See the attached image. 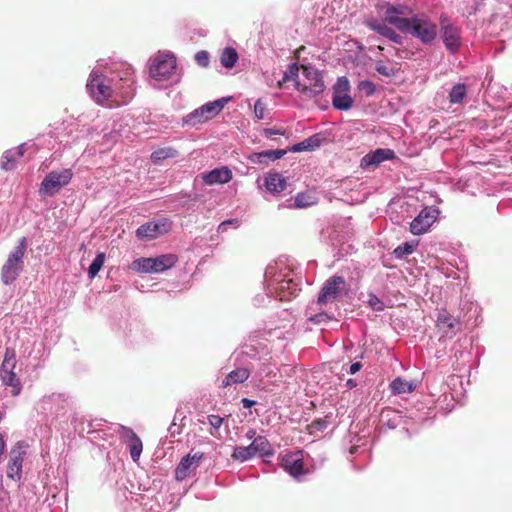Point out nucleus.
Listing matches in <instances>:
<instances>
[{"mask_svg": "<svg viewBox=\"0 0 512 512\" xmlns=\"http://www.w3.org/2000/svg\"><path fill=\"white\" fill-rule=\"evenodd\" d=\"M134 70L127 63L108 64L99 60L87 81V91L91 98L103 105L107 101L123 103L130 101L136 90Z\"/></svg>", "mask_w": 512, "mask_h": 512, "instance_id": "1", "label": "nucleus"}, {"mask_svg": "<svg viewBox=\"0 0 512 512\" xmlns=\"http://www.w3.org/2000/svg\"><path fill=\"white\" fill-rule=\"evenodd\" d=\"M291 270L284 262L269 264L265 270L266 289L279 300H289L300 291L299 282L291 275Z\"/></svg>", "mask_w": 512, "mask_h": 512, "instance_id": "2", "label": "nucleus"}, {"mask_svg": "<svg viewBox=\"0 0 512 512\" xmlns=\"http://www.w3.org/2000/svg\"><path fill=\"white\" fill-rule=\"evenodd\" d=\"M74 401L64 393H51L44 395L36 404V411L46 422H64L68 419V412L73 409Z\"/></svg>", "mask_w": 512, "mask_h": 512, "instance_id": "3", "label": "nucleus"}, {"mask_svg": "<svg viewBox=\"0 0 512 512\" xmlns=\"http://www.w3.org/2000/svg\"><path fill=\"white\" fill-rule=\"evenodd\" d=\"M149 75L161 86H169L180 81L181 75L177 69L176 58L172 53H158L149 67Z\"/></svg>", "mask_w": 512, "mask_h": 512, "instance_id": "4", "label": "nucleus"}, {"mask_svg": "<svg viewBox=\"0 0 512 512\" xmlns=\"http://www.w3.org/2000/svg\"><path fill=\"white\" fill-rule=\"evenodd\" d=\"M402 32L410 34L424 45H430L437 38L438 26L427 14L417 13L409 17Z\"/></svg>", "mask_w": 512, "mask_h": 512, "instance_id": "5", "label": "nucleus"}, {"mask_svg": "<svg viewBox=\"0 0 512 512\" xmlns=\"http://www.w3.org/2000/svg\"><path fill=\"white\" fill-rule=\"evenodd\" d=\"M27 238L22 237L17 245L8 254L1 268V281L4 285H11L16 281L23 270L24 257L27 250Z\"/></svg>", "mask_w": 512, "mask_h": 512, "instance_id": "6", "label": "nucleus"}, {"mask_svg": "<svg viewBox=\"0 0 512 512\" xmlns=\"http://www.w3.org/2000/svg\"><path fill=\"white\" fill-rule=\"evenodd\" d=\"M256 455L260 457H271L274 455V450L265 436L259 435L255 437L248 446H236L232 458L240 462H246Z\"/></svg>", "mask_w": 512, "mask_h": 512, "instance_id": "7", "label": "nucleus"}, {"mask_svg": "<svg viewBox=\"0 0 512 512\" xmlns=\"http://www.w3.org/2000/svg\"><path fill=\"white\" fill-rule=\"evenodd\" d=\"M348 284L344 277L333 275L329 277L323 284L316 305L323 306L327 303H333L338 299L347 295Z\"/></svg>", "mask_w": 512, "mask_h": 512, "instance_id": "8", "label": "nucleus"}, {"mask_svg": "<svg viewBox=\"0 0 512 512\" xmlns=\"http://www.w3.org/2000/svg\"><path fill=\"white\" fill-rule=\"evenodd\" d=\"M73 172L70 168L50 171L42 180L39 187L41 196H53L66 186L72 179Z\"/></svg>", "mask_w": 512, "mask_h": 512, "instance_id": "9", "label": "nucleus"}, {"mask_svg": "<svg viewBox=\"0 0 512 512\" xmlns=\"http://www.w3.org/2000/svg\"><path fill=\"white\" fill-rule=\"evenodd\" d=\"M16 365L13 350L6 349L4 360L0 367V378L2 383L11 388V395L18 396L22 391V383L14 372Z\"/></svg>", "mask_w": 512, "mask_h": 512, "instance_id": "10", "label": "nucleus"}, {"mask_svg": "<svg viewBox=\"0 0 512 512\" xmlns=\"http://www.w3.org/2000/svg\"><path fill=\"white\" fill-rule=\"evenodd\" d=\"M379 12H384V22L394 26L400 32L403 31L407 25L409 17V8L403 4H391L389 2H383L376 6Z\"/></svg>", "mask_w": 512, "mask_h": 512, "instance_id": "11", "label": "nucleus"}, {"mask_svg": "<svg viewBox=\"0 0 512 512\" xmlns=\"http://www.w3.org/2000/svg\"><path fill=\"white\" fill-rule=\"evenodd\" d=\"M440 210L435 206L424 207L410 223V232L413 235H422L436 222Z\"/></svg>", "mask_w": 512, "mask_h": 512, "instance_id": "12", "label": "nucleus"}, {"mask_svg": "<svg viewBox=\"0 0 512 512\" xmlns=\"http://www.w3.org/2000/svg\"><path fill=\"white\" fill-rule=\"evenodd\" d=\"M441 38L450 54H456L461 45L460 29L451 24L443 15L440 17Z\"/></svg>", "mask_w": 512, "mask_h": 512, "instance_id": "13", "label": "nucleus"}, {"mask_svg": "<svg viewBox=\"0 0 512 512\" xmlns=\"http://www.w3.org/2000/svg\"><path fill=\"white\" fill-rule=\"evenodd\" d=\"M27 445L24 442H18L10 451L7 464V477L18 481L22 477V465L26 456Z\"/></svg>", "mask_w": 512, "mask_h": 512, "instance_id": "14", "label": "nucleus"}, {"mask_svg": "<svg viewBox=\"0 0 512 512\" xmlns=\"http://www.w3.org/2000/svg\"><path fill=\"white\" fill-rule=\"evenodd\" d=\"M255 364L251 361H240V365L230 371L221 381L220 387L227 388L238 384H243L250 377L252 378Z\"/></svg>", "mask_w": 512, "mask_h": 512, "instance_id": "15", "label": "nucleus"}, {"mask_svg": "<svg viewBox=\"0 0 512 512\" xmlns=\"http://www.w3.org/2000/svg\"><path fill=\"white\" fill-rule=\"evenodd\" d=\"M171 223L168 219H161L158 221H149L136 230V236L140 240H151L158 235L165 234L169 231Z\"/></svg>", "mask_w": 512, "mask_h": 512, "instance_id": "16", "label": "nucleus"}, {"mask_svg": "<svg viewBox=\"0 0 512 512\" xmlns=\"http://www.w3.org/2000/svg\"><path fill=\"white\" fill-rule=\"evenodd\" d=\"M281 467L297 480L307 473V470L304 468L303 452L301 450L284 455L281 460Z\"/></svg>", "mask_w": 512, "mask_h": 512, "instance_id": "17", "label": "nucleus"}, {"mask_svg": "<svg viewBox=\"0 0 512 512\" xmlns=\"http://www.w3.org/2000/svg\"><path fill=\"white\" fill-rule=\"evenodd\" d=\"M364 23L367 28L387 38L391 42L398 45L403 44L404 38L399 33H397L393 28L388 26L386 22L379 21L376 18H369L366 19Z\"/></svg>", "mask_w": 512, "mask_h": 512, "instance_id": "18", "label": "nucleus"}, {"mask_svg": "<svg viewBox=\"0 0 512 512\" xmlns=\"http://www.w3.org/2000/svg\"><path fill=\"white\" fill-rule=\"evenodd\" d=\"M203 458V453L197 452L193 455L187 454L184 456L175 469V478L178 481H183L189 474L196 470L199 466L200 460Z\"/></svg>", "mask_w": 512, "mask_h": 512, "instance_id": "19", "label": "nucleus"}, {"mask_svg": "<svg viewBox=\"0 0 512 512\" xmlns=\"http://www.w3.org/2000/svg\"><path fill=\"white\" fill-rule=\"evenodd\" d=\"M395 158V152L389 148H377L374 151L366 154L360 161V167L369 169L370 167H377L379 164L386 160Z\"/></svg>", "mask_w": 512, "mask_h": 512, "instance_id": "20", "label": "nucleus"}, {"mask_svg": "<svg viewBox=\"0 0 512 512\" xmlns=\"http://www.w3.org/2000/svg\"><path fill=\"white\" fill-rule=\"evenodd\" d=\"M303 76L310 82L308 85L314 96L321 94L326 86L323 81L321 72L312 65L302 66Z\"/></svg>", "mask_w": 512, "mask_h": 512, "instance_id": "21", "label": "nucleus"}, {"mask_svg": "<svg viewBox=\"0 0 512 512\" xmlns=\"http://www.w3.org/2000/svg\"><path fill=\"white\" fill-rule=\"evenodd\" d=\"M232 179V171L227 166L214 168L202 174V180L207 185L225 184Z\"/></svg>", "mask_w": 512, "mask_h": 512, "instance_id": "22", "label": "nucleus"}, {"mask_svg": "<svg viewBox=\"0 0 512 512\" xmlns=\"http://www.w3.org/2000/svg\"><path fill=\"white\" fill-rule=\"evenodd\" d=\"M286 178L279 172H268L264 178L265 188L272 194H279L286 189Z\"/></svg>", "mask_w": 512, "mask_h": 512, "instance_id": "23", "label": "nucleus"}, {"mask_svg": "<svg viewBox=\"0 0 512 512\" xmlns=\"http://www.w3.org/2000/svg\"><path fill=\"white\" fill-rule=\"evenodd\" d=\"M276 367L272 364L268 358L259 359L257 363H255V368L252 374L253 382H262L265 377H269L271 375H275Z\"/></svg>", "mask_w": 512, "mask_h": 512, "instance_id": "24", "label": "nucleus"}, {"mask_svg": "<svg viewBox=\"0 0 512 512\" xmlns=\"http://www.w3.org/2000/svg\"><path fill=\"white\" fill-rule=\"evenodd\" d=\"M306 315L308 321L316 325L326 324L333 319V315L323 311L322 306L316 305V302L308 307Z\"/></svg>", "mask_w": 512, "mask_h": 512, "instance_id": "25", "label": "nucleus"}, {"mask_svg": "<svg viewBox=\"0 0 512 512\" xmlns=\"http://www.w3.org/2000/svg\"><path fill=\"white\" fill-rule=\"evenodd\" d=\"M230 100L231 97L227 96L203 104L201 107L204 112V116L206 117V120L208 121L213 117L217 116L224 109L225 105Z\"/></svg>", "mask_w": 512, "mask_h": 512, "instance_id": "26", "label": "nucleus"}, {"mask_svg": "<svg viewBox=\"0 0 512 512\" xmlns=\"http://www.w3.org/2000/svg\"><path fill=\"white\" fill-rule=\"evenodd\" d=\"M322 139L319 134H314L299 143H295L288 148L289 152H303V151H314L320 147Z\"/></svg>", "mask_w": 512, "mask_h": 512, "instance_id": "27", "label": "nucleus"}, {"mask_svg": "<svg viewBox=\"0 0 512 512\" xmlns=\"http://www.w3.org/2000/svg\"><path fill=\"white\" fill-rule=\"evenodd\" d=\"M178 258L175 254H163L157 257H152V265L154 273H161L172 268Z\"/></svg>", "mask_w": 512, "mask_h": 512, "instance_id": "28", "label": "nucleus"}, {"mask_svg": "<svg viewBox=\"0 0 512 512\" xmlns=\"http://www.w3.org/2000/svg\"><path fill=\"white\" fill-rule=\"evenodd\" d=\"M353 99L349 93H333L332 105L336 110L347 111L353 106Z\"/></svg>", "mask_w": 512, "mask_h": 512, "instance_id": "29", "label": "nucleus"}, {"mask_svg": "<svg viewBox=\"0 0 512 512\" xmlns=\"http://www.w3.org/2000/svg\"><path fill=\"white\" fill-rule=\"evenodd\" d=\"M390 389L393 394L411 393L415 389V384L412 381L397 377L391 382Z\"/></svg>", "mask_w": 512, "mask_h": 512, "instance_id": "30", "label": "nucleus"}, {"mask_svg": "<svg viewBox=\"0 0 512 512\" xmlns=\"http://www.w3.org/2000/svg\"><path fill=\"white\" fill-rule=\"evenodd\" d=\"M467 95V86L464 83L455 84L449 91L448 100L450 104H461Z\"/></svg>", "mask_w": 512, "mask_h": 512, "instance_id": "31", "label": "nucleus"}, {"mask_svg": "<svg viewBox=\"0 0 512 512\" xmlns=\"http://www.w3.org/2000/svg\"><path fill=\"white\" fill-rule=\"evenodd\" d=\"M205 122H207V120L201 106L182 118L183 126L194 127Z\"/></svg>", "mask_w": 512, "mask_h": 512, "instance_id": "32", "label": "nucleus"}, {"mask_svg": "<svg viewBox=\"0 0 512 512\" xmlns=\"http://www.w3.org/2000/svg\"><path fill=\"white\" fill-rule=\"evenodd\" d=\"M238 53L233 47H225L220 56L221 65L227 69H231L238 61Z\"/></svg>", "mask_w": 512, "mask_h": 512, "instance_id": "33", "label": "nucleus"}, {"mask_svg": "<svg viewBox=\"0 0 512 512\" xmlns=\"http://www.w3.org/2000/svg\"><path fill=\"white\" fill-rule=\"evenodd\" d=\"M317 203V197L311 192H299L294 197L293 206L296 208H307Z\"/></svg>", "mask_w": 512, "mask_h": 512, "instance_id": "34", "label": "nucleus"}, {"mask_svg": "<svg viewBox=\"0 0 512 512\" xmlns=\"http://www.w3.org/2000/svg\"><path fill=\"white\" fill-rule=\"evenodd\" d=\"M130 269L136 271L138 273H154L153 265H152V257H141L135 259L131 265Z\"/></svg>", "mask_w": 512, "mask_h": 512, "instance_id": "35", "label": "nucleus"}, {"mask_svg": "<svg viewBox=\"0 0 512 512\" xmlns=\"http://www.w3.org/2000/svg\"><path fill=\"white\" fill-rule=\"evenodd\" d=\"M240 355L245 358L241 361H251L254 364L259 361V359H262L260 357V351L259 348L254 345H248L245 344L240 349Z\"/></svg>", "mask_w": 512, "mask_h": 512, "instance_id": "36", "label": "nucleus"}, {"mask_svg": "<svg viewBox=\"0 0 512 512\" xmlns=\"http://www.w3.org/2000/svg\"><path fill=\"white\" fill-rule=\"evenodd\" d=\"M178 156V151L172 147H163L154 150L151 154V160L155 163L165 160L167 158H175Z\"/></svg>", "mask_w": 512, "mask_h": 512, "instance_id": "37", "label": "nucleus"}, {"mask_svg": "<svg viewBox=\"0 0 512 512\" xmlns=\"http://www.w3.org/2000/svg\"><path fill=\"white\" fill-rule=\"evenodd\" d=\"M113 431L119 435L120 439L125 445L138 438L133 429L121 424H116Z\"/></svg>", "mask_w": 512, "mask_h": 512, "instance_id": "38", "label": "nucleus"}, {"mask_svg": "<svg viewBox=\"0 0 512 512\" xmlns=\"http://www.w3.org/2000/svg\"><path fill=\"white\" fill-rule=\"evenodd\" d=\"M437 326L442 329L447 327L449 329H453L459 324V320L450 315L447 311L439 312L437 316Z\"/></svg>", "mask_w": 512, "mask_h": 512, "instance_id": "39", "label": "nucleus"}, {"mask_svg": "<svg viewBox=\"0 0 512 512\" xmlns=\"http://www.w3.org/2000/svg\"><path fill=\"white\" fill-rule=\"evenodd\" d=\"M18 159L13 149L6 150L1 157V168L5 171L13 170Z\"/></svg>", "mask_w": 512, "mask_h": 512, "instance_id": "40", "label": "nucleus"}, {"mask_svg": "<svg viewBox=\"0 0 512 512\" xmlns=\"http://www.w3.org/2000/svg\"><path fill=\"white\" fill-rule=\"evenodd\" d=\"M104 261H105V253H103V252L97 253L88 268V277L90 279H93L97 276V274L103 267Z\"/></svg>", "mask_w": 512, "mask_h": 512, "instance_id": "41", "label": "nucleus"}, {"mask_svg": "<svg viewBox=\"0 0 512 512\" xmlns=\"http://www.w3.org/2000/svg\"><path fill=\"white\" fill-rule=\"evenodd\" d=\"M418 242H405L396 247L393 251V255L398 258L402 259L410 254H412L416 247Z\"/></svg>", "mask_w": 512, "mask_h": 512, "instance_id": "42", "label": "nucleus"}, {"mask_svg": "<svg viewBox=\"0 0 512 512\" xmlns=\"http://www.w3.org/2000/svg\"><path fill=\"white\" fill-rule=\"evenodd\" d=\"M76 416L73 415L72 419H71V423L74 425V429L75 431H77L80 435H83L84 433H87V434H99L100 430L97 429V427L100 425V424H94V422L92 421H89L86 426L84 425V423H82V426L81 428H78L77 425H76Z\"/></svg>", "mask_w": 512, "mask_h": 512, "instance_id": "43", "label": "nucleus"}, {"mask_svg": "<svg viewBox=\"0 0 512 512\" xmlns=\"http://www.w3.org/2000/svg\"><path fill=\"white\" fill-rule=\"evenodd\" d=\"M299 76V66L296 62L290 63L287 69L283 73L282 80L279 81V87H282L283 83L290 80H296Z\"/></svg>", "mask_w": 512, "mask_h": 512, "instance_id": "44", "label": "nucleus"}, {"mask_svg": "<svg viewBox=\"0 0 512 512\" xmlns=\"http://www.w3.org/2000/svg\"><path fill=\"white\" fill-rule=\"evenodd\" d=\"M126 446L129 450L131 459L134 462H137L139 460L142 450H143V444H142L141 439L138 437V438L134 439L133 441H131L130 443H128Z\"/></svg>", "mask_w": 512, "mask_h": 512, "instance_id": "45", "label": "nucleus"}, {"mask_svg": "<svg viewBox=\"0 0 512 512\" xmlns=\"http://www.w3.org/2000/svg\"><path fill=\"white\" fill-rule=\"evenodd\" d=\"M367 304L375 312H381L385 308L384 302L373 292H369L367 295Z\"/></svg>", "mask_w": 512, "mask_h": 512, "instance_id": "46", "label": "nucleus"}, {"mask_svg": "<svg viewBox=\"0 0 512 512\" xmlns=\"http://www.w3.org/2000/svg\"><path fill=\"white\" fill-rule=\"evenodd\" d=\"M350 82L347 77H339L333 86V93H349Z\"/></svg>", "mask_w": 512, "mask_h": 512, "instance_id": "47", "label": "nucleus"}, {"mask_svg": "<svg viewBox=\"0 0 512 512\" xmlns=\"http://www.w3.org/2000/svg\"><path fill=\"white\" fill-rule=\"evenodd\" d=\"M358 90L370 97L376 92V85L370 80H362L358 83Z\"/></svg>", "mask_w": 512, "mask_h": 512, "instance_id": "48", "label": "nucleus"}, {"mask_svg": "<svg viewBox=\"0 0 512 512\" xmlns=\"http://www.w3.org/2000/svg\"><path fill=\"white\" fill-rule=\"evenodd\" d=\"M226 418H227V416L221 417V416L215 415V414H211V415L207 416L208 423L215 430V432L214 431L210 432V434L212 436H216V434H217L216 432L220 429V427L222 426V424Z\"/></svg>", "mask_w": 512, "mask_h": 512, "instance_id": "49", "label": "nucleus"}, {"mask_svg": "<svg viewBox=\"0 0 512 512\" xmlns=\"http://www.w3.org/2000/svg\"><path fill=\"white\" fill-rule=\"evenodd\" d=\"M375 70L382 76L392 77L396 74V69L393 67H388L382 61H377L375 63Z\"/></svg>", "mask_w": 512, "mask_h": 512, "instance_id": "50", "label": "nucleus"}, {"mask_svg": "<svg viewBox=\"0 0 512 512\" xmlns=\"http://www.w3.org/2000/svg\"><path fill=\"white\" fill-rule=\"evenodd\" d=\"M266 112V104L262 101V99H257L254 103V115L257 120H262L265 118Z\"/></svg>", "mask_w": 512, "mask_h": 512, "instance_id": "51", "label": "nucleus"}, {"mask_svg": "<svg viewBox=\"0 0 512 512\" xmlns=\"http://www.w3.org/2000/svg\"><path fill=\"white\" fill-rule=\"evenodd\" d=\"M195 61L201 67H207L209 65V53L205 50H201L195 54Z\"/></svg>", "mask_w": 512, "mask_h": 512, "instance_id": "52", "label": "nucleus"}, {"mask_svg": "<svg viewBox=\"0 0 512 512\" xmlns=\"http://www.w3.org/2000/svg\"><path fill=\"white\" fill-rule=\"evenodd\" d=\"M287 152H289L288 149L266 150L265 155L268 156V161H275L282 158L284 155H286Z\"/></svg>", "mask_w": 512, "mask_h": 512, "instance_id": "53", "label": "nucleus"}, {"mask_svg": "<svg viewBox=\"0 0 512 512\" xmlns=\"http://www.w3.org/2000/svg\"><path fill=\"white\" fill-rule=\"evenodd\" d=\"M229 226H233L237 228L239 226V220L237 219H229L221 222L217 228L218 233H224L227 231Z\"/></svg>", "mask_w": 512, "mask_h": 512, "instance_id": "54", "label": "nucleus"}, {"mask_svg": "<svg viewBox=\"0 0 512 512\" xmlns=\"http://www.w3.org/2000/svg\"><path fill=\"white\" fill-rule=\"evenodd\" d=\"M293 81L295 83L294 84L295 89L298 92H300V93H302V94H304L305 96H308V97H314V95L312 94V91H311L309 86L301 84L298 79L293 80Z\"/></svg>", "mask_w": 512, "mask_h": 512, "instance_id": "55", "label": "nucleus"}, {"mask_svg": "<svg viewBox=\"0 0 512 512\" xmlns=\"http://www.w3.org/2000/svg\"><path fill=\"white\" fill-rule=\"evenodd\" d=\"M265 154H266V150L258 152V153H254L250 159L252 162L258 163V164L268 163L269 162L268 156Z\"/></svg>", "mask_w": 512, "mask_h": 512, "instance_id": "56", "label": "nucleus"}, {"mask_svg": "<svg viewBox=\"0 0 512 512\" xmlns=\"http://www.w3.org/2000/svg\"><path fill=\"white\" fill-rule=\"evenodd\" d=\"M434 415H435L434 410L432 408H428V410L426 412H423L418 416H413L411 414L410 417L416 418L418 421H425V420L433 418Z\"/></svg>", "mask_w": 512, "mask_h": 512, "instance_id": "57", "label": "nucleus"}, {"mask_svg": "<svg viewBox=\"0 0 512 512\" xmlns=\"http://www.w3.org/2000/svg\"><path fill=\"white\" fill-rule=\"evenodd\" d=\"M271 297H274L273 295H271L269 293V291L266 289V293L265 295H257L255 298H254V304L256 306H260V305H263L265 303L266 300H269Z\"/></svg>", "mask_w": 512, "mask_h": 512, "instance_id": "58", "label": "nucleus"}, {"mask_svg": "<svg viewBox=\"0 0 512 512\" xmlns=\"http://www.w3.org/2000/svg\"><path fill=\"white\" fill-rule=\"evenodd\" d=\"M312 426L318 431H324L328 426V421L325 419H316L313 421Z\"/></svg>", "mask_w": 512, "mask_h": 512, "instance_id": "59", "label": "nucleus"}, {"mask_svg": "<svg viewBox=\"0 0 512 512\" xmlns=\"http://www.w3.org/2000/svg\"><path fill=\"white\" fill-rule=\"evenodd\" d=\"M263 134L266 137H271L273 135H284V131H281V130L276 129V128H265L263 130Z\"/></svg>", "mask_w": 512, "mask_h": 512, "instance_id": "60", "label": "nucleus"}, {"mask_svg": "<svg viewBox=\"0 0 512 512\" xmlns=\"http://www.w3.org/2000/svg\"><path fill=\"white\" fill-rule=\"evenodd\" d=\"M362 368V364L361 362L359 361H356L354 363H352L349 367V370H348V373L351 374V375H354L356 374L357 372H359Z\"/></svg>", "mask_w": 512, "mask_h": 512, "instance_id": "61", "label": "nucleus"}, {"mask_svg": "<svg viewBox=\"0 0 512 512\" xmlns=\"http://www.w3.org/2000/svg\"><path fill=\"white\" fill-rule=\"evenodd\" d=\"M26 148H27V144L22 143L19 146H17L16 148H12V149L14 150L15 154H17V156L19 158H21L25 154Z\"/></svg>", "mask_w": 512, "mask_h": 512, "instance_id": "62", "label": "nucleus"}, {"mask_svg": "<svg viewBox=\"0 0 512 512\" xmlns=\"http://www.w3.org/2000/svg\"><path fill=\"white\" fill-rule=\"evenodd\" d=\"M26 148H27V144L22 143L19 146H17L16 148H12V149L14 150L15 154H17V156L19 158H21L25 154Z\"/></svg>", "mask_w": 512, "mask_h": 512, "instance_id": "63", "label": "nucleus"}, {"mask_svg": "<svg viewBox=\"0 0 512 512\" xmlns=\"http://www.w3.org/2000/svg\"><path fill=\"white\" fill-rule=\"evenodd\" d=\"M241 403L244 408H251L256 404V401L248 398H243L241 400Z\"/></svg>", "mask_w": 512, "mask_h": 512, "instance_id": "64", "label": "nucleus"}]
</instances>
